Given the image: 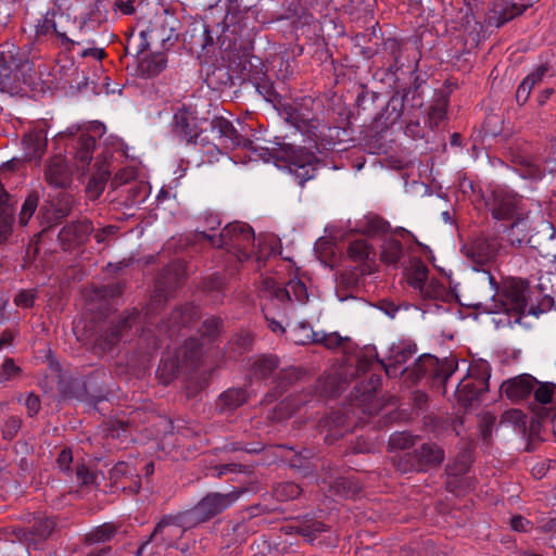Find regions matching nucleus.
Returning a JSON list of instances; mask_svg holds the SVG:
<instances>
[{
  "mask_svg": "<svg viewBox=\"0 0 556 556\" xmlns=\"http://www.w3.org/2000/svg\"><path fill=\"white\" fill-rule=\"evenodd\" d=\"M486 206L495 219L511 220V229L525 232L522 238L516 239L518 244L525 242L527 235L535 230L531 214L534 211L540 212L539 205L519 197L513 190L495 187L486 199Z\"/></svg>",
  "mask_w": 556,
  "mask_h": 556,
  "instance_id": "f257e3e1",
  "label": "nucleus"
},
{
  "mask_svg": "<svg viewBox=\"0 0 556 556\" xmlns=\"http://www.w3.org/2000/svg\"><path fill=\"white\" fill-rule=\"evenodd\" d=\"M199 236L207 239L212 245L225 248L228 252L236 254L240 262L248 260L252 254L256 256L257 262H261L264 257L275 253V248L271 244L267 251V245L261 238H258L256 250L253 229L245 223H230L218 236L205 231H201Z\"/></svg>",
  "mask_w": 556,
  "mask_h": 556,
  "instance_id": "f03ea898",
  "label": "nucleus"
},
{
  "mask_svg": "<svg viewBox=\"0 0 556 556\" xmlns=\"http://www.w3.org/2000/svg\"><path fill=\"white\" fill-rule=\"evenodd\" d=\"M483 275L489 280L491 289L495 291L494 312L515 313L518 317L533 313V307L529 306L530 290L523 280L508 278L502 282L501 288H497L494 277L489 271H484Z\"/></svg>",
  "mask_w": 556,
  "mask_h": 556,
  "instance_id": "7ed1b4c3",
  "label": "nucleus"
},
{
  "mask_svg": "<svg viewBox=\"0 0 556 556\" xmlns=\"http://www.w3.org/2000/svg\"><path fill=\"white\" fill-rule=\"evenodd\" d=\"M253 153L263 161H269L270 156L283 161L290 173L299 179V185L314 178L315 176V161L316 157L313 153L301 147H295L290 143L281 144L274 154L266 148H254Z\"/></svg>",
  "mask_w": 556,
  "mask_h": 556,
  "instance_id": "20e7f679",
  "label": "nucleus"
},
{
  "mask_svg": "<svg viewBox=\"0 0 556 556\" xmlns=\"http://www.w3.org/2000/svg\"><path fill=\"white\" fill-rule=\"evenodd\" d=\"M104 130V125L97 121L89 123L84 131L80 125H72L65 131L59 132L54 137V141L59 144L63 139L67 137H74L80 132L78 147L76 148L75 152V159L77 163V169L81 172V174H85L89 169L91 154L96 147L94 136L90 135V132L101 136Z\"/></svg>",
  "mask_w": 556,
  "mask_h": 556,
  "instance_id": "39448f33",
  "label": "nucleus"
},
{
  "mask_svg": "<svg viewBox=\"0 0 556 556\" xmlns=\"http://www.w3.org/2000/svg\"><path fill=\"white\" fill-rule=\"evenodd\" d=\"M54 521L49 518L37 517L30 531L21 528L13 529L12 540L5 542L7 548L14 552V556H29L28 546H37L45 541L54 529Z\"/></svg>",
  "mask_w": 556,
  "mask_h": 556,
  "instance_id": "423d86ee",
  "label": "nucleus"
},
{
  "mask_svg": "<svg viewBox=\"0 0 556 556\" xmlns=\"http://www.w3.org/2000/svg\"><path fill=\"white\" fill-rule=\"evenodd\" d=\"M237 498L238 494L233 492L226 494L211 493L202 498L191 510L186 511V514L193 525L204 522L231 506Z\"/></svg>",
  "mask_w": 556,
  "mask_h": 556,
  "instance_id": "0eeeda50",
  "label": "nucleus"
},
{
  "mask_svg": "<svg viewBox=\"0 0 556 556\" xmlns=\"http://www.w3.org/2000/svg\"><path fill=\"white\" fill-rule=\"evenodd\" d=\"M479 371V376L476 377V368H470L469 378L460 381L456 387L454 396L458 404L464 407L471 406L482 392L488 390L490 378L488 365L483 364Z\"/></svg>",
  "mask_w": 556,
  "mask_h": 556,
  "instance_id": "6e6552de",
  "label": "nucleus"
},
{
  "mask_svg": "<svg viewBox=\"0 0 556 556\" xmlns=\"http://www.w3.org/2000/svg\"><path fill=\"white\" fill-rule=\"evenodd\" d=\"M261 292L263 296L276 299L279 302L288 300L304 304L308 299L305 285L296 278L290 279L285 288H281L274 278L267 277L263 280Z\"/></svg>",
  "mask_w": 556,
  "mask_h": 556,
  "instance_id": "1a4fd4ad",
  "label": "nucleus"
},
{
  "mask_svg": "<svg viewBox=\"0 0 556 556\" xmlns=\"http://www.w3.org/2000/svg\"><path fill=\"white\" fill-rule=\"evenodd\" d=\"M194 526L186 513L175 517H164L155 527L151 539L160 540L167 546L174 545L185 533Z\"/></svg>",
  "mask_w": 556,
  "mask_h": 556,
  "instance_id": "9d476101",
  "label": "nucleus"
},
{
  "mask_svg": "<svg viewBox=\"0 0 556 556\" xmlns=\"http://www.w3.org/2000/svg\"><path fill=\"white\" fill-rule=\"evenodd\" d=\"M545 167L541 168L536 159L532 156H518L516 160V170L522 178L540 180L545 170L549 173L556 172V140L551 147L548 156L544 160Z\"/></svg>",
  "mask_w": 556,
  "mask_h": 556,
  "instance_id": "9b49d317",
  "label": "nucleus"
},
{
  "mask_svg": "<svg viewBox=\"0 0 556 556\" xmlns=\"http://www.w3.org/2000/svg\"><path fill=\"white\" fill-rule=\"evenodd\" d=\"M500 247L496 238L481 236L464 244L462 251L471 262L482 265L491 262L496 256Z\"/></svg>",
  "mask_w": 556,
  "mask_h": 556,
  "instance_id": "f8f14e48",
  "label": "nucleus"
},
{
  "mask_svg": "<svg viewBox=\"0 0 556 556\" xmlns=\"http://www.w3.org/2000/svg\"><path fill=\"white\" fill-rule=\"evenodd\" d=\"M45 180L53 188H66L72 180V169L62 154H55L45 166Z\"/></svg>",
  "mask_w": 556,
  "mask_h": 556,
  "instance_id": "ddd939ff",
  "label": "nucleus"
},
{
  "mask_svg": "<svg viewBox=\"0 0 556 556\" xmlns=\"http://www.w3.org/2000/svg\"><path fill=\"white\" fill-rule=\"evenodd\" d=\"M175 129L185 137L188 142L193 141L195 146H200L205 137L198 131L197 117L194 113L185 105L179 108L174 114Z\"/></svg>",
  "mask_w": 556,
  "mask_h": 556,
  "instance_id": "4468645a",
  "label": "nucleus"
},
{
  "mask_svg": "<svg viewBox=\"0 0 556 556\" xmlns=\"http://www.w3.org/2000/svg\"><path fill=\"white\" fill-rule=\"evenodd\" d=\"M173 28L165 25L162 16L155 17L151 26L140 30V52L151 45L163 47L173 36Z\"/></svg>",
  "mask_w": 556,
  "mask_h": 556,
  "instance_id": "2eb2a0df",
  "label": "nucleus"
},
{
  "mask_svg": "<svg viewBox=\"0 0 556 556\" xmlns=\"http://www.w3.org/2000/svg\"><path fill=\"white\" fill-rule=\"evenodd\" d=\"M313 100L304 98L300 103L288 105L286 109L287 121L298 130L302 131L308 127H315V114L312 110Z\"/></svg>",
  "mask_w": 556,
  "mask_h": 556,
  "instance_id": "dca6fc26",
  "label": "nucleus"
},
{
  "mask_svg": "<svg viewBox=\"0 0 556 556\" xmlns=\"http://www.w3.org/2000/svg\"><path fill=\"white\" fill-rule=\"evenodd\" d=\"M211 131L215 138H218V144L226 149L239 147L244 142L232 123L224 117H216L212 121Z\"/></svg>",
  "mask_w": 556,
  "mask_h": 556,
  "instance_id": "f3484780",
  "label": "nucleus"
},
{
  "mask_svg": "<svg viewBox=\"0 0 556 556\" xmlns=\"http://www.w3.org/2000/svg\"><path fill=\"white\" fill-rule=\"evenodd\" d=\"M533 390L535 401L542 405L538 412L540 418L556 417V384L552 382H538Z\"/></svg>",
  "mask_w": 556,
  "mask_h": 556,
  "instance_id": "a211bd4d",
  "label": "nucleus"
},
{
  "mask_svg": "<svg viewBox=\"0 0 556 556\" xmlns=\"http://www.w3.org/2000/svg\"><path fill=\"white\" fill-rule=\"evenodd\" d=\"M538 381L530 375H522L502 383L501 392L513 401L526 397L534 389Z\"/></svg>",
  "mask_w": 556,
  "mask_h": 556,
  "instance_id": "6ab92c4d",
  "label": "nucleus"
},
{
  "mask_svg": "<svg viewBox=\"0 0 556 556\" xmlns=\"http://www.w3.org/2000/svg\"><path fill=\"white\" fill-rule=\"evenodd\" d=\"M30 70L28 62L21 65V68L16 72L10 71L9 73H0V90L10 94H16L22 91V86L28 83V76L26 71ZM7 72V68L2 70Z\"/></svg>",
  "mask_w": 556,
  "mask_h": 556,
  "instance_id": "aec40b11",
  "label": "nucleus"
},
{
  "mask_svg": "<svg viewBox=\"0 0 556 556\" xmlns=\"http://www.w3.org/2000/svg\"><path fill=\"white\" fill-rule=\"evenodd\" d=\"M199 311L193 305H185L182 309H177L172 313L169 319L162 325L165 331L169 332L170 336L175 332V328L178 327H190L199 318Z\"/></svg>",
  "mask_w": 556,
  "mask_h": 556,
  "instance_id": "412c9836",
  "label": "nucleus"
},
{
  "mask_svg": "<svg viewBox=\"0 0 556 556\" xmlns=\"http://www.w3.org/2000/svg\"><path fill=\"white\" fill-rule=\"evenodd\" d=\"M443 458L444 453L438 445L426 443L416 452V464L412 467L416 470H425L426 467L441 464Z\"/></svg>",
  "mask_w": 556,
  "mask_h": 556,
  "instance_id": "4be33fe9",
  "label": "nucleus"
},
{
  "mask_svg": "<svg viewBox=\"0 0 556 556\" xmlns=\"http://www.w3.org/2000/svg\"><path fill=\"white\" fill-rule=\"evenodd\" d=\"M26 157L29 160H39L46 151L47 136L43 130L29 131L23 140Z\"/></svg>",
  "mask_w": 556,
  "mask_h": 556,
  "instance_id": "5701e85b",
  "label": "nucleus"
},
{
  "mask_svg": "<svg viewBox=\"0 0 556 556\" xmlns=\"http://www.w3.org/2000/svg\"><path fill=\"white\" fill-rule=\"evenodd\" d=\"M13 212L9 194L0 184V241L5 240L11 232Z\"/></svg>",
  "mask_w": 556,
  "mask_h": 556,
  "instance_id": "b1692460",
  "label": "nucleus"
},
{
  "mask_svg": "<svg viewBox=\"0 0 556 556\" xmlns=\"http://www.w3.org/2000/svg\"><path fill=\"white\" fill-rule=\"evenodd\" d=\"M547 72V67L544 65L539 66L534 72L530 73L519 85L516 91V100L520 104H525L529 99L530 92L532 88L540 84L545 74Z\"/></svg>",
  "mask_w": 556,
  "mask_h": 556,
  "instance_id": "393cba45",
  "label": "nucleus"
},
{
  "mask_svg": "<svg viewBox=\"0 0 556 556\" xmlns=\"http://www.w3.org/2000/svg\"><path fill=\"white\" fill-rule=\"evenodd\" d=\"M54 17L55 12H47L36 26V36L40 37L54 33L63 45H75L76 42L74 40L70 39L65 33L58 29Z\"/></svg>",
  "mask_w": 556,
  "mask_h": 556,
  "instance_id": "a878e982",
  "label": "nucleus"
},
{
  "mask_svg": "<svg viewBox=\"0 0 556 556\" xmlns=\"http://www.w3.org/2000/svg\"><path fill=\"white\" fill-rule=\"evenodd\" d=\"M111 479L117 483L123 478H131V483L127 486L132 492H138L140 488V479L135 467L126 462H119L110 471Z\"/></svg>",
  "mask_w": 556,
  "mask_h": 556,
  "instance_id": "bb28decb",
  "label": "nucleus"
},
{
  "mask_svg": "<svg viewBox=\"0 0 556 556\" xmlns=\"http://www.w3.org/2000/svg\"><path fill=\"white\" fill-rule=\"evenodd\" d=\"M165 66V55L163 53H153L139 61L138 71L142 76L153 77L159 75Z\"/></svg>",
  "mask_w": 556,
  "mask_h": 556,
  "instance_id": "cd10ccee",
  "label": "nucleus"
},
{
  "mask_svg": "<svg viewBox=\"0 0 556 556\" xmlns=\"http://www.w3.org/2000/svg\"><path fill=\"white\" fill-rule=\"evenodd\" d=\"M406 275L408 283L418 291L430 280L428 279V268L419 258L410 261Z\"/></svg>",
  "mask_w": 556,
  "mask_h": 556,
  "instance_id": "c85d7f7f",
  "label": "nucleus"
},
{
  "mask_svg": "<svg viewBox=\"0 0 556 556\" xmlns=\"http://www.w3.org/2000/svg\"><path fill=\"white\" fill-rule=\"evenodd\" d=\"M420 295L428 300H438L448 302L453 299V293L445 288L439 280L430 279L422 289L419 290Z\"/></svg>",
  "mask_w": 556,
  "mask_h": 556,
  "instance_id": "c756f323",
  "label": "nucleus"
},
{
  "mask_svg": "<svg viewBox=\"0 0 556 556\" xmlns=\"http://www.w3.org/2000/svg\"><path fill=\"white\" fill-rule=\"evenodd\" d=\"M375 255L372 248L364 239L352 241L348 248V257L359 264L370 261Z\"/></svg>",
  "mask_w": 556,
  "mask_h": 556,
  "instance_id": "7c9ffc66",
  "label": "nucleus"
},
{
  "mask_svg": "<svg viewBox=\"0 0 556 556\" xmlns=\"http://www.w3.org/2000/svg\"><path fill=\"white\" fill-rule=\"evenodd\" d=\"M247 392L242 389H229L218 400V407L223 410H231L241 406L247 401Z\"/></svg>",
  "mask_w": 556,
  "mask_h": 556,
  "instance_id": "2f4dec72",
  "label": "nucleus"
},
{
  "mask_svg": "<svg viewBox=\"0 0 556 556\" xmlns=\"http://www.w3.org/2000/svg\"><path fill=\"white\" fill-rule=\"evenodd\" d=\"M251 366L256 377L266 378L278 367V359L273 355H262L253 359Z\"/></svg>",
  "mask_w": 556,
  "mask_h": 556,
  "instance_id": "473e14b6",
  "label": "nucleus"
},
{
  "mask_svg": "<svg viewBox=\"0 0 556 556\" xmlns=\"http://www.w3.org/2000/svg\"><path fill=\"white\" fill-rule=\"evenodd\" d=\"M138 318L137 313H131L127 315L125 318H123L117 326H115L111 332L105 337V342L108 344V348L111 349L113 345H115L119 340L124 338L123 332L126 329H131L132 326L136 324Z\"/></svg>",
  "mask_w": 556,
  "mask_h": 556,
  "instance_id": "72a5a7b5",
  "label": "nucleus"
},
{
  "mask_svg": "<svg viewBox=\"0 0 556 556\" xmlns=\"http://www.w3.org/2000/svg\"><path fill=\"white\" fill-rule=\"evenodd\" d=\"M402 256V244L395 239H386L381 247V261L389 265H395Z\"/></svg>",
  "mask_w": 556,
  "mask_h": 556,
  "instance_id": "f704fd0d",
  "label": "nucleus"
},
{
  "mask_svg": "<svg viewBox=\"0 0 556 556\" xmlns=\"http://www.w3.org/2000/svg\"><path fill=\"white\" fill-rule=\"evenodd\" d=\"M289 339L295 344L315 343L316 332L309 325L300 323L289 331Z\"/></svg>",
  "mask_w": 556,
  "mask_h": 556,
  "instance_id": "c9c22d12",
  "label": "nucleus"
},
{
  "mask_svg": "<svg viewBox=\"0 0 556 556\" xmlns=\"http://www.w3.org/2000/svg\"><path fill=\"white\" fill-rule=\"evenodd\" d=\"M388 226V223L378 216H366L358 226V230L367 236H376L384 232Z\"/></svg>",
  "mask_w": 556,
  "mask_h": 556,
  "instance_id": "e433bc0d",
  "label": "nucleus"
},
{
  "mask_svg": "<svg viewBox=\"0 0 556 556\" xmlns=\"http://www.w3.org/2000/svg\"><path fill=\"white\" fill-rule=\"evenodd\" d=\"M38 202H39V197L37 193H30L24 204L22 205V208H21V212H20V217H18V223L20 225L22 226H26L29 222V219L31 218V216L34 215L37 206H38Z\"/></svg>",
  "mask_w": 556,
  "mask_h": 556,
  "instance_id": "4c0bfd02",
  "label": "nucleus"
},
{
  "mask_svg": "<svg viewBox=\"0 0 556 556\" xmlns=\"http://www.w3.org/2000/svg\"><path fill=\"white\" fill-rule=\"evenodd\" d=\"M446 116V103L444 100L435 101L428 112V124L431 128L438 127Z\"/></svg>",
  "mask_w": 556,
  "mask_h": 556,
  "instance_id": "58836bf2",
  "label": "nucleus"
},
{
  "mask_svg": "<svg viewBox=\"0 0 556 556\" xmlns=\"http://www.w3.org/2000/svg\"><path fill=\"white\" fill-rule=\"evenodd\" d=\"M115 534V527L112 523H104L93 529L87 535L90 543H102L111 540Z\"/></svg>",
  "mask_w": 556,
  "mask_h": 556,
  "instance_id": "ea45409f",
  "label": "nucleus"
},
{
  "mask_svg": "<svg viewBox=\"0 0 556 556\" xmlns=\"http://www.w3.org/2000/svg\"><path fill=\"white\" fill-rule=\"evenodd\" d=\"M471 463H472L471 453L469 451H465L456 457L454 464L448 467L447 472H448V475L454 476V477L460 476V475L467 472Z\"/></svg>",
  "mask_w": 556,
  "mask_h": 556,
  "instance_id": "a19ab883",
  "label": "nucleus"
},
{
  "mask_svg": "<svg viewBox=\"0 0 556 556\" xmlns=\"http://www.w3.org/2000/svg\"><path fill=\"white\" fill-rule=\"evenodd\" d=\"M74 205V199L70 193H60L54 206L55 218L60 219L65 217L72 210Z\"/></svg>",
  "mask_w": 556,
  "mask_h": 556,
  "instance_id": "79ce46f5",
  "label": "nucleus"
},
{
  "mask_svg": "<svg viewBox=\"0 0 556 556\" xmlns=\"http://www.w3.org/2000/svg\"><path fill=\"white\" fill-rule=\"evenodd\" d=\"M415 444V438L408 432H396L390 437L389 446L392 450H405Z\"/></svg>",
  "mask_w": 556,
  "mask_h": 556,
  "instance_id": "37998d69",
  "label": "nucleus"
},
{
  "mask_svg": "<svg viewBox=\"0 0 556 556\" xmlns=\"http://www.w3.org/2000/svg\"><path fill=\"white\" fill-rule=\"evenodd\" d=\"M96 172L93 173V180L99 184H104L111 173L110 164L108 163V157L103 156V160L98 159L96 164Z\"/></svg>",
  "mask_w": 556,
  "mask_h": 556,
  "instance_id": "c03bdc74",
  "label": "nucleus"
},
{
  "mask_svg": "<svg viewBox=\"0 0 556 556\" xmlns=\"http://www.w3.org/2000/svg\"><path fill=\"white\" fill-rule=\"evenodd\" d=\"M343 338L340 337L337 332L331 333H320L316 332L315 343L323 344L327 349H336L340 346Z\"/></svg>",
  "mask_w": 556,
  "mask_h": 556,
  "instance_id": "a18cd8bd",
  "label": "nucleus"
},
{
  "mask_svg": "<svg viewBox=\"0 0 556 556\" xmlns=\"http://www.w3.org/2000/svg\"><path fill=\"white\" fill-rule=\"evenodd\" d=\"M219 326L220 320L216 317L205 319L201 328L203 340L206 338L207 340H211L213 337H215L218 333Z\"/></svg>",
  "mask_w": 556,
  "mask_h": 556,
  "instance_id": "49530a36",
  "label": "nucleus"
},
{
  "mask_svg": "<svg viewBox=\"0 0 556 556\" xmlns=\"http://www.w3.org/2000/svg\"><path fill=\"white\" fill-rule=\"evenodd\" d=\"M176 369L177 364L175 361L168 362L167 359H163L162 364L159 366L157 372L163 382L168 383L175 376Z\"/></svg>",
  "mask_w": 556,
  "mask_h": 556,
  "instance_id": "de8ad7c7",
  "label": "nucleus"
},
{
  "mask_svg": "<svg viewBox=\"0 0 556 556\" xmlns=\"http://www.w3.org/2000/svg\"><path fill=\"white\" fill-rule=\"evenodd\" d=\"M76 478L78 482L87 485L96 482L97 475L81 464L76 467Z\"/></svg>",
  "mask_w": 556,
  "mask_h": 556,
  "instance_id": "09e8293b",
  "label": "nucleus"
},
{
  "mask_svg": "<svg viewBox=\"0 0 556 556\" xmlns=\"http://www.w3.org/2000/svg\"><path fill=\"white\" fill-rule=\"evenodd\" d=\"M495 425V416L485 414L480 420V434L483 440H489L492 434V429Z\"/></svg>",
  "mask_w": 556,
  "mask_h": 556,
  "instance_id": "8fccbe9b",
  "label": "nucleus"
},
{
  "mask_svg": "<svg viewBox=\"0 0 556 556\" xmlns=\"http://www.w3.org/2000/svg\"><path fill=\"white\" fill-rule=\"evenodd\" d=\"M374 361H377L379 362L378 359V353H377V350L375 346H366L364 352H363V356L362 358L359 359V363H358V368L361 370H366V368L374 362Z\"/></svg>",
  "mask_w": 556,
  "mask_h": 556,
  "instance_id": "3c124183",
  "label": "nucleus"
},
{
  "mask_svg": "<svg viewBox=\"0 0 556 556\" xmlns=\"http://www.w3.org/2000/svg\"><path fill=\"white\" fill-rule=\"evenodd\" d=\"M18 370L20 368L12 359H7L0 369V382L10 380L12 377L17 375Z\"/></svg>",
  "mask_w": 556,
  "mask_h": 556,
  "instance_id": "603ef678",
  "label": "nucleus"
},
{
  "mask_svg": "<svg viewBox=\"0 0 556 556\" xmlns=\"http://www.w3.org/2000/svg\"><path fill=\"white\" fill-rule=\"evenodd\" d=\"M135 177L136 172L132 168H124L115 174L113 184L119 186L132 180Z\"/></svg>",
  "mask_w": 556,
  "mask_h": 556,
  "instance_id": "864d4df0",
  "label": "nucleus"
},
{
  "mask_svg": "<svg viewBox=\"0 0 556 556\" xmlns=\"http://www.w3.org/2000/svg\"><path fill=\"white\" fill-rule=\"evenodd\" d=\"M510 526L515 531L518 532H527L531 529V522L522 516L511 517Z\"/></svg>",
  "mask_w": 556,
  "mask_h": 556,
  "instance_id": "5fc2aeb1",
  "label": "nucleus"
},
{
  "mask_svg": "<svg viewBox=\"0 0 556 556\" xmlns=\"http://www.w3.org/2000/svg\"><path fill=\"white\" fill-rule=\"evenodd\" d=\"M35 295L31 291H23L15 298V304L17 306L29 307L33 305Z\"/></svg>",
  "mask_w": 556,
  "mask_h": 556,
  "instance_id": "6e6d98bb",
  "label": "nucleus"
},
{
  "mask_svg": "<svg viewBox=\"0 0 556 556\" xmlns=\"http://www.w3.org/2000/svg\"><path fill=\"white\" fill-rule=\"evenodd\" d=\"M73 462V455L71 450H63L58 456L56 463L61 470H68L71 463Z\"/></svg>",
  "mask_w": 556,
  "mask_h": 556,
  "instance_id": "4d7b16f0",
  "label": "nucleus"
},
{
  "mask_svg": "<svg viewBox=\"0 0 556 556\" xmlns=\"http://www.w3.org/2000/svg\"><path fill=\"white\" fill-rule=\"evenodd\" d=\"M538 232L546 236L549 241L556 240V229L549 222L541 220Z\"/></svg>",
  "mask_w": 556,
  "mask_h": 556,
  "instance_id": "13d9d810",
  "label": "nucleus"
},
{
  "mask_svg": "<svg viewBox=\"0 0 556 556\" xmlns=\"http://www.w3.org/2000/svg\"><path fill=\"white\" fill-rule=\"evenodd\" d=\"M25 404L30 416L37 414L40 408L39 397L34 394L27 396Z\"/></svg>",
  "mask_w": 556,
  "mask_h": 556,
  "instance_id": "bf43d9fd",
  "label": "nucleus"
},
{
  "mask_svg": "<svg viewBox=\"0 0 556 556\" xmlns=\"http://www.w3.org/2000/svg\"><path fill=\"white\" fill-rule=\"evenodd\" d=\"M264 314H265V318L268 323V327L270 328V330L273 332L283 333L286 331V329L282 327V325L279 321H277L276 319L270 318L265 309H264Z\"/></svg>",
  "mask_w": 556,
  "mask_h": 556,
  "instance_id": "052dcab7",
  "label": "nucleus"
},
{
  "mask_svg": "<svg viewBox=\"0 0 556 556\" xmlns=\"http://www.w3.org/2000/svg\"><path fill=\"white\" fill-rule=\"evenodd\" d=\"M541 530L546 533H556V517L549 518L546 521H543L540 526Z\"/></svg>",
  "mask_w": 556,
  "mask_h": 556,
  "instance_id": "680f3d73",
  "label": "nucleus"
},
{
  "mask_svg": "<svg viewBox=\"0 0 556 556\" xmlns=\"http://www.w3.org/2000/svg\"><path fill=\"white\" fill-rule=\"evenodd\" d=\"M114 230H115V227H113V226H109V227H106V228H104V229H101V230H99V231H97V232L94 233V239H96V240H97V242H99V243L104 242V241H105V239H106V237H108L109 235L113 233V232H114Z\"/></svg>",
  "mask_w": 556,
  "mask_h": 556,
  "instance_id": "e2e57ef3",
  "label": "nucleus"
},
{
  "mask_svg": "<svg viewBox=\"0 0 556 556\" xmlns=\"http://www.w3.org/2000/svg\"><path fill=\"white\" fill-rule=\"evenodd\" d=\"M116 5L125 14L134 12L132 0H117Z\"/></svg>",
  "mask_w": 556,
  "mask_h": 556,
  "instance_id": "0e129e2a",
  "label": "nucleus"
},
{
  "mask_svg": "<svg viewBox=\"0 0 556 556\" xmlns=\"http://www.w3.org/2000/svg\"><path fill=\"white\" fill-rule=\"evenodd\" d=\"M364 274L365 269H361L359 271L353 273L351 278H348L346 274H342L341 282L344 283L346 281L350 286H354L357 283L358 277Z\"/></svg>",
  "mask_w": 556,
  "mask_h": 556,
  "instance_id": "69168bd1",
  "label": "nucleus"
},
{
  "mask_svg": "<svg viewBox=\"0 0 556 556\" xmlns=\"http://www.w3.org/2000/svg\"><path fill=\"white\" fill-rule=\"evenodd\" d=\"M102 49H86L81 52V56H93L94 59H101L103 56Z\"/></svg>",
  "mask_w": 556,
  "mask_h": 556,
  "instance_id": "338daca9",
  "label": "nucleus"
},
{
  "mask_svg": "<svg viewBox=\"0 0 556 556\" xmlns=\"http://www.w3.org/2000/svg\"><path fill=\"white\" fill-rule=\"evenodd\" d=\"M162 296L161 294L155 293L151 300V303L148 306L147 314H155V305L161 303Z\"/></svg>",
  "mask_w": 556,
  "mask_h": 556,
  "instance_id": "774afa93",
  "label": "nucleus"
}]
</instances>
